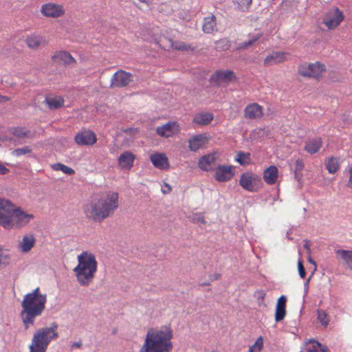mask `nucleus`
Wrapping results in <instances>:
<instances>
[{
  "label": "nucleus",
  "instance_id": "dca6fc26",
  "mask_svg": "<svg viewBox=\"0 0 352 352\" xmlns=\"http://www.w3.org/2000/svg\"><path fill=\"white\" fill-rule=\"evenodd\" d=\"M150 160L153 165L159 169H167L169 167L168 160L164 153L152 154Z\"/></svg>",
  "mask_w": 352,
  "mask_h": 352
},
{
  "label": "nucleus",
  "instance_id": "f704fd0d",
  "mask_svg": "<svg viewBox=\"0 0 352 352\" xmlns=\"http://www.w3.org/2000/svg\"><path fill=\"white\" fill-rule=\"evenodd\" d=\"M261 35V34H255L251 36L249 41L243 42L239 44L238 49L239 50H243L248 48L252 45L256 41H257L260 38Z\"/></svg>",
  "mask_w": 352,
  "mask_h": 352
},
{
  "label": "nucleus",
  "instance_id": "9b49d317",
  "mask_svg": "<svg viewBox=\"0 0 352 352\" xmlns=\"http://www.w3.org/2000/svg\"><path fill=\"white\" fill-rule=\"evenodd\" d=\"M74 140L78 145L90 146L97 141L96 134L90 130H84L78 132L74 137Z\"/></svg>",
  "mask_w": 352,
  "mask_h": 352
},
{
  "label": "nucleus",
  "instance_id": "aec40b11",
  "mask_svg": "<svg viewBox=\"0 0 352 352\" xmlns=\"http://www.w3.org/2000/svg\"><path fill=\"white\" fill-rule=\"evenodd\" d=\"M214 118L212 113L209 112H201L196 114L193 119L192 123L197 126H204L210 124Z\"/></svg>",
  "mask_w": 352,
  "mask_h": 352
},
{
  "label": "nucleus",
  "instance_id": "423d86ee",
  "mask_svg": "<svg viewBox=\"0 0 352 352\" xmlns=\"http://www.w3.org/2000/svg\"><path fill=\"white\" fill-rule=\"evenodd\" d=\"M57 329L56 322L52 323L49 327L38 329L33 336L30 352H45L50 342L58 337Z\"/></svg>",
  "mask_w": 352,
  "mask_h": 352
},
{
  "label": "nucleus",
  "instance_id": "0eeeda50",
  "mask_svg": "<svg viewBox=\"0 0 352 352\" xmlns=\"http://www.w3.org/2000/svg\"><path fill=\"white\" fill-rule=\"evenodd\" d=\"M325 71V66L319 62L314 63H302L298 66V72L304 77L314 78L318 79L320 78L323 72Z\"/></svg>",
  "mask_w": 352,
  "mask_h": 352
},
{
  "label": "nucleus",
  "instance_id": "6e6d98bb",
  "mask_svg": "<svg viewBox=\"0 0 352 352\" xmlns=\"http://www.w3.org/2000/svg\"><path fill=\"white\" fill-rule=\"evenodd\" d=\"M320 350V352H330L329 348L327 346L322 344L321 345Z\"/></svg>",
  "mask_w": 352,
  "mask_h": 352
},
{
  "label": "nucleus",
  "instance_id": "f3484780",
  "mask_svg": "<svg viewBox=\"0 0 352 352\" xmlns=\"http://www.w3.org/2000/svg\"><path fill=\"white\" fill-rule=\"evenodd\" d=\"M217 160L216 153H210L202 156L198 162L199 167L205 171H210L212 170L210 166L213 164Z\"/></svg>",
  "mask_w": 352,
  "mask_h": 352
},
{
  "label": "nucleus",
  "instance_id": "e433bc0d",
  "mask_svg": "<svg viewBox=\"0 0 352 352\" xmlns=\"http://www.w3.org/2000/svg\"><path fill=\"white\" fill-rule=\"evenodd\" d=\"M263 338L260 336L254 342V344L250 346L248 351H252V352H261V351L263 349Z\"/></svg>",
  "mask_w": 352,
  "mask_h": 352
},
{
  "label": "nucleus",
  "instance_id": "864d4df0",
  "mask_svg": "<svg viewBox=\"0 0 352 352\" xmlns=\"http://www.w3.org/2000/svg\"><path fill=\"white\" fill-rule=\"evenodd\" d=\"M350 177L347 184L348 187L352 188V167L349 168Z\"/></svg>",
  "mask_w": 352,
  "mask_h": 352
},
{
  "label": "nucleus",
  "instance_id": "5fc2aeb1",
  "mask_svg": "<svg viewBox=\"0 0 352 352\" xmlns=\"http://www.w3.org/2000/svg\"><path fill=\"white\" fill-rule=\"evenodd\" d=\"M124 132L127 134L136 133L138 132L137 129H127L124 130Z\"/></svg>",
  "mask_w": 352,
  "mask_h": 352
},
{
  "label": "nucleus",
  "instance_id": "393cba45",
  "mask_svg": "<svg viewBox=\"0 0 352 352\" xmlns=\"http://www.w3.org/2000/svg\"><path fill=\"white\" fill-rule=\"evenodd\" d=\"M28 46L34 50H37L41 45H45V40L38 34H31L26 38Z\"/></svg>",
  "mask_w": 352,
  "mask_h": 352
},
{
  "label": "nucleus",
  "instance_id": "79ce46f5",
  "mask_svg": "<svg viewBox=\"0 0 352 352\" xmlns=\"http://www.w3.org/2000/svg\"><path fill=\"white\" fill-rule=\"evenodd\" d=\"M309 342H313L311 348L307 349V352H318V349H320L322 344L318 341L310 340Z\"/></svg>",
  "mask_w": 352,
  "mask_h": 352
},
{
  "label": "nucleus",
  "instance_id": "5701e85b",
  "mask_svg": "<svg viewBox=\"0 0 352 352\" xmlns=\"http://www.w3.org/2000/svg\"><path fill=\"white\" fill-rule=\"evenodd\" d=\"M254 181V175L252 173L246 172L241 174L239 179V184L243 188L246 190L253 192L254 191V186L252 185Z\"/></svg>",
  "mask_w": 352,
  "mask_h": 352
},
{
  "label": "nucleus",
  "instance_id": "4c0bfd02",
  "mask_svg": "<svg viewBox=\"0 0 352 352\" xmlns=\"http://www.w3.org/2000/svg\"><path fill=\"white\" fill-rule=\"evenodd\" d=\"M286 307H281L280 305L276 306L275 320L279 322L284 319L286 315Z\"/></svg>",
  "mask_w": 352,
  "mask_h": 352
},
{
  "label": "nucleus",
  "instance_id": "a18cd8bd",
  "mask_svg": "<svg viewBox=\"0 0 352 352\" xmlns=\"http://www.w3.org/2000/svg\"><path fill=\"white\" fill-rule=\"evenodd\" d=\"M304 168V162L301 159H297L295 162V171H301Z\"/></svg>",
  "mask_w": 352,
  "mask_h": 352
},
{
  "label": "nucleus",
  "instance_id": "c85d7f7f",
  "mask_svg": "<svg viewBox=\"0 0 352 352\" xmlns=\"http://www.w3.org/2000/svg\"><path fill=\"white\" fill-rule=\"evenodd\" d=\"M45 102L51 109H58L64 104V100L60 96L46 98Z\"/></svg>",
  "mask_w": 352,
  "mask_h": 352
},
{
  "label": "nucleus",
  "instance_id": "052dcab7",
  "mask_svg": "<svg viewBox=\"0 0 352 352\" xmlns=\"http://www.w3.org/2000/svg\"><path fill=\"white\" fill-rule=\"evenodd\" d=\"M243 1H244V3H246V4L252 3V0H243Z\"/></svg>",
  "mask_w": 352,
  "mask_h": 352
},
{
  "label": "nucleus",
  "instance_id": "c756f323",
  "mask_svg": "<svg viewBox=\"0 0 352 352\" xmlns=\"http://www.w3.org/2000/svg\"><path fill=\"white\" fill-rule=\"evenodd\" d=\"M54 58H56L65 65H70L76 63L72 56L67 52H59L54 56Z\"/></svg>",
  "mask_w": 352,
  "mask_h": 352
},
{
  "label": "nucleus",
  "instance_id": "6ab92c4d",
  "mask_svg": "<svg viewBox=\"0 0 352 352\" xmlns=\"http://www.w3.org/2000/svg\"><path fill=\"white\" fill-rule=\"evenodd\" d=\"M202 30L206 34H212L217 31L216 17L214 15L212 14L204 19Z\"/></svg>",
  "mask_w": 352,
  "mask_h": 352
},
{
  "label": "nucleus",
  "instance_id": "ddd939ff",
  "mask_svg": "<svg viewBox=\"0 0 352 352\" xmlns=\"http://www.w3.org/2000/svg\"><path fill=\"white\" fill-rule=\"evenodd\" d=\"M263 115V107L256 102L248 104L244 109V116L247 119L260 118Z\"/></svg>",
  "mask_w": 352,
  "mask_h": 352
},
{
  "label": "nucleus",
  "instance_id": "7c9ffc66",
  "mask_svg": "<svg viewBox=\"0 0 352 352\" xmlns=\"http://www.w3.org/2000/svg\"><path fill=\"white\" fill-rule=\"evenodd\" d=\"M235 160L241 165L248 164L250 160V153L239 151L237 153V157H236Z\"/></svg>",
  "mask_w": 352,
  "mask_h": 352
},
{
  "label": "nucleus",
  "instance_id": "ea45409f",
  "mask_svg": "<svg viewBox=\"0 0 352 352\" xmlns=\"http://www.w3.org/2000/svg\"><path fill=\"white\" fill-rule=\"evenodd\" d=\"M29 131H25L21 127H16L13 129L12 134L19 138H24L28 136Z\"/></svg>",
  "mask_w": 352,
  "mask_h": 352
},
{
  "label": "nucleus",
  "instance_id": "6e6552de",
  "mask_svg": "<svg viewBox=\"0 0 352 352\" xmlns=\"http://www.w3.org/2000/svg\"><path fill=\"white\" fill-rule=\"evenodd\" d=\"M344 19V14L337 7L329 9L322 18V23L328 29H333L338 27Z\"/></svg>",
  "mask_w": 352,
  "mask_h": 352
},
{
  "label": "nucleus",
  "instance_id": "f8f14e48",
  "mask_svg": "<svg viewBox=\"0 0 352 352\" xmlns=\"http://www.w3.org/2000/svg\"><path fill=\"white\" fill-rule=\"evenodd\" d=\"M233 175L232 166L220 165L216 168L214 178L219 182H225L231 179Z\"/></svg>",
  "mask_w": 352,
  "mask_h": 352
},
{
  "label": "nucleus",
  "instance_id": "f257e3e1",
  "mask_svg": "<svg viewBox=\"0 0 352 352\" xmlns=\"http://www.w3.org/2000/svg\"><path fill=\"white\" fill-rule=\"evenodd\" d=\"M118 206V193L108 191L87 202L84 206V212L88 219L101 222L112 214Z\"/></svg>",
  "mask_w": 352,
  "mask_h": 352
},
{
  "label": "nucleus",
  "instance_id": "4be33fe9",
  "mask_svg": "<svg viewBox=\"0 0 352 352\" xmlns=\"http://www.w3.org/2000/svg\"><path fill=\"white\" fill-rule=\"evenodd\" d=\"M322 144V141L320 138H310L305 143V150L310 154H314L320 150Z\"/></svg>",
  "mask_w": 352,
  "mask_h": 352
},
{
  "label": "nucleus",
  "instance_id": "9d476101",
  "mask_svg": "<svg viewBox=\"0 0 352 352\" xmlns=\"http://www.w3.org/2000/svg\"><path fill=\"white\" fill-rule=\"evenodd\" d=\"M132 74L120 69L113 75L111 79V87H124L132 81Z\"/></svg>",
  "mask_w": 352,
  "mask_h": 352
},
{
  "label": "nucleus",
  "instance_id": "de8ad7c7",
  "mask_svg": "<svg viewBox=\"0 0 352 352\" xmlns=\"http://www.w3.org/2000/svg\"><path fill=\"white\" fill-rule=\"evenodd\" d=\"M287 298L285 296H281L277 301L276 306L280 305L281 307H286Z\"/></svg>",
  "mask_w": 352,
  "mask_h": 352
},
{
  "label": "nucleus",
  "instance_id": "603ef678",
  "mask_svg": "<svg viewBox=\"0 0 352 352\" xmlns=\"http://www.w3.org/2000/svg\"><path fill=\"white\" fill-rule=\"evenodd\" d=\"M82 341L81 340H79L78 342H74L72 343V348L74 349V348H77V349H80L82 347Z\"/></svg>",
  "mask_w": 352,
  "mask_h": 352
},
{
  "label": "nucleus",
  "instance_id": "2eb2a0df",
  "mask_svg": "<svg viewBox=\"0 0 352 352\" xmlns=\"http://www.w3.org/2000/svg\"><path fill=\"white\" fill-rule=\"evenodd\" d=\"M287 54L284 52H273L268 54L264 60V65L270 66L283 63L287 60Z\"/></svg>",
  "mask_w": 352,
  "mask_h": 352
},
{
  "label": "nucleus",
  "instance_id": "20e7f679",
  "mask_svg": "<svg viewBox=\"0 0 352 352\" xmlns=\"http://www.w3.org/2000/svg\"><path fill=\"white\" fill-rule=\"evenodd\" d=\"M173 331L170 326L147 331L145 341L138 352H170L173 349Z\"/></svg>",
  "mask_w": 352,
  "mask_h": 352
},
{
  "label": "nucleus",
  "instance_id": "cd10ccee",
  "mask_svg": "<svg viewBox=\"0 0 352 352\" xmlns=\"http://www.w3.org/2000/svg\"><path fill=\"white\" fill-rule=\"evenodd\" d=\"M325 166L329 173H336L340 168L338 159L333 156L328 157L325 162Z\"/></svg>",
  "mask_w": 352,
  "mask_h": 352
},
{
  "label": "nucleus",
  "instance_id": "a878e982",
  "mask_svg": "<svg viewBox=\"0 0 352 352\" xmlns=\"http://www.w3.org/2000/svg\"><path fill=\"white\" fill-rule=\"evenodd\" d=\"M206 143V138L204 135H194L188 140V148L190 151H197Z\"/></svg>",
  "mask_w": 352,
  "mask_h": 352
},
{
  "label": "nucleus",
  "instance_id": "49530a36",
  "mask_svg": "<svg viewBox=\"0 0 352 352\" xmlns=\"http://www.w3.org/2000/svg\"><path fill=\"white\" fill-rule=\"evenodd\" d=\"M254 296L257 298L258 301L261 303V302L263 301L265 297V292L263 290H258L255 292Z\"/></svg>",
  "mask_w": 352,
  "mask_h": 352
},
{
  "label": "nucleus",
  "instance_id": "58836bf2",
  "mask_svg": "<svg viewBox=\"0 0 352 352\" xmlns=\"http://www.w3.org/2000/svg\"><path fill=\"white\" fill-rule=\"evenodd\" d=\"M32 149L29 146H24L23 148H16L12 151V155L16 157H20L21 155L30 153Z\"/></svg>",
  "mask_w": 352,
  "mask_h": 352
},
{
  "label": "nucleus",
  "instance_id": "e2e57ef3",
  "mask_svg": "<svg viewBox=\"0 0 352 352\" xmlns=\"http://www.w3.org/2000/svg\"><path fill=\"white\" fill-rule=\"evenodd\" d=\"M210 284L208 283H204L202 284V285H209Z\"/></svg>",
  "mask_w": 352,
  "mask_h": 352
},
{
  "label": "nucleus",
  "instance_id": "37998d69",
  "mask_svg": "<svg viewBox=\"0 0 352 352\" xmlns=\"http://www.w3.org/2000/svg\"><path fill=\"white\" fill-rule=\"evenodd\" d=\"M192 222L197 223H205L206 221L204 220V217L201 213H197L195 214L192 219Z\"/></svg>",
  "mask_w": 352,
  "mask_h": 352
},
{
  "label": "nucleus",
  "instance_id": "09e8293b",
  "mask_svg": "<svg viewBox=\"0 0 352 352\" xmlns=\"http://www.w3.org/2000/svg\"><path fill=\"white\" fill-rule=\"evenodd\" d=\"M162 191L164 194L169 193L171 191L170 186L168 184H165L164 186L162 188Z\"/></svg>",
  "mask_w": 352,
  "mask_h": 352
},
{
  "label": "nucleus",
  "instance_id": "7ed1b4c3",
  "mask_svg": "<svg viewBox=\"0 0 352 352\" xmlns=\"http://www.w3.org/2000/svg\"><path fill=\"white\" fill-rule=\"evenodd\" d=\"M34 218L32 214L16 207L10 200L0 197V226L4 229L23 228Z\"/></svg>",
  "mask_w": 352,
  "mask_h": 352
},
{
  "label": "nucleus",
  "instance_id": "3c124183",
  "mask_svg": "<svg viewBox=\"0 0 352 352\" xmlns=\"http://www.w3.org/2000/svg\"><path fill=\"white\" fill-rule=\"evenodd\" d=\"M311 279V277H309L304 283L305 287V295L304 297L307 294L308 290H309V283Z\"/></svg>",
  "mask_w": 352,
  "mask_h": 352
},
{
  "label": "nucleus",
  "instance_id": "a19ab883",
  "mask_svg": "<svg viewBox=\"0 0 352 352\" xmlns=\"http://www.w3.org/2000/svg\"><path fill=\"white\" fill-rule=\"evenodd\" d=\"M170 47L173 49L178 50H187L186 45L184 43L174 42L173 40H168Z\"/></svg>",
  "mask_w": 352,
  "mask_h": 352
},
{
  "label": "nucleus",
  "instance_id": "13d9d810",
  "mask_svg": "<svg viewBox=\"0 0 352 352\" xmlns=\"http://www.w3.org/2000/svg\"><path fill=\"white\" fill-rule=\"evenodd\" d=\"M308 261L313 264L314 265V271L316 270V268H317V265H316V263L311 258V257H309L308 258Z\"/></svg>",
  "mask_w": 352,
  "mask_h": 352
},
{
  "label": "nucleus",
  "instance_id": "8fccbe9b",
  "mask_svg": "<svg viewBox=\"0 0 352 352\" xmlns=\"http://www.w3.org/2000/svg\"><path fill=\"white\" fill-rule=\"evenodd\" d=\"M10 170L3 164H0V175H5L9 173Z\"/></svg>",
  "mask_w": 352,
  "mask_h": 352
},
{
  "label": "nucleus",
  "instance_id": "c9c22d12",
  "mask_svg": "<svg viewBox=\"0 0 352 352\" xmlns=\"http://www.w3.org/2000/svg\"><path fill=\"white\" fill-rule=\"evenodd\" d=\"M10 263V255L7 251L0 248V265H8Z\"/></svg>",
  "mask_w": 352,
  "mask_h": 352
},
{
  "label": "nucleus",
  "instance_id": "4468645a",
  "mask_svg": "<svg viewBox=\"0 0 352 352\" xmlns=\"http://www.w3.org/2000/svg\"><path fill=\"white\" fill-rule=\"evenodd\" d=\"M135 159V155L131 151H124L118 159V166L121 169L130 170L133 166Z\"/></svg>",
  "mask_w": 352,
  "mask_h": 352
},
{
  "label": "nucleus",
  "instance_id": "bb28decb",
  "mask_svg": "<svg viewBox=\"0 0 352 352\" xmlns=\"http://www.w3.org/2000/svg\"><path fill=\"white\" fill-rule=\"evenodd\" d=\"M234 76V73L230 70H218L214 73L210 78V80L213 82L219 83L221 80H230Z\"/></svg>",
  "mask_w": 352,
  "mask_h": 352
},
{
  "label": "nucleus",
  "instance_id": "b1692460",
  "mask_svg": "<svg viewBox=\"0 0 352 352\" xmlns=\"http://www.w3.org/2000/svg\"><path fill=\"white\" fill-rule=\"evenodd\" d=\"M177 126L175 122H168L165 124L156 128V133L164 138H169L173 134V129Z\"/></svg>",
  "mask_w": 352,
  "mask_h": 352
},
{
  "label": "nucleus",
  "instance_id": "f03ea898",
  "mask_svg": "<svg viewBox=\"0 0 352 352\" xmlns=\"http://www.w3.org/2000/svg\"><path fill=\"white\" fill-rule=\"evenodd\" d=\"M46 302L47 295L41 294L39 287L23 296L20 317L25 330L34 325L36 318L41 316L44 312Z\"/></svg>",
  "mask_w": 352,
  "mask_h": 352
},
{
  "label": "nucleus",
  "instance_id": "a211bd4d",
  "mask_svg": "<svg viewBox=\"0 0 352 352\" xmlns=\"http://www.w3.org/2000/svg\"><path fill=\"white\" fill-rule=\"evenodd\" d=\"M278 168L272 165L263 171V179L269 185H273L278 179Z\"/></svg>",
  "mask_w": 352,
  "mask_h": 352
},
{
  "label": "nucleus",
  "instance_id": "2f4dec72",
  "mask_svg": "<svg viewBox=\"0 0 352 352\" xmlns=\"http://www.w3.org/2000/svg\"><path fill=\"white\" fill-rule=\"evenodd\" d=\"M52 168L55 170H61L63 173L71 175L74 174L75 171L73 168L67 166L61 163H56L52 166Z\"/></svg>",
  "mask_w": 352,
  "mask_h": 352
},
{
  "label": "nucleus",
  "instance_id": "c03bdc74",
  "mask_svg": "<svg viewBox=\"0 0 352 352\" xmlns=\"http://www.w3.org/2000/svg\"><path fill=\"white\" fill-rule=\"evenodd\" d=\"M298 273H299L300 276L302 278H304L305 277V274H306L305 270V267H304L300 260H299L298 262Z\"/></svg>",
  "mask_w": 352,
  "mask_h": 352
},
{
  "label": "nucleus",
  "instance_id": "412c9836",
  "mask_svg": "<svg viewBox=\"0 0 352 352\" xmlns=\"http://www.w3.org/2000/svg\"><path fill=\"white\" fill-rule=\"evenodd\" d=\"M36 240L33 234H25L19 242V247L22 252L27 253L31 250L35 244Z\"/></svg>",
  "mask_w": 352,
  "mask_h": 352
},
{
  "label": "nucleus",
  "instance_id": "473e14b6",
  "mask_svg": "<svg viewBox=\"0 0 352 352\" xmlns=\"http://www.w3.org/2000/svg\"><path fill=\"white\" fill-rule=\"evenodd\" d=\"M318 320L324 327H327L329 323V318L327 313L322 309L317 310Z\"/></svg>",
  "mask_w": 352,
  "mask_h": 352
},
{
  "label": "nucleus",
  "instance_id": "680f3d73",
  "mask_svg": "<svg viewBox=\"0 0 352 352\" xmlns=\"http://www.w3.org/2000/svg\"><path fill=\"white\" fill-rule=\"evenodd\" d=\"M304 248H305V249L309 250V245H308V243H307V242L304 245Z\"/></svg>",
  "mask_w": 352,
  "mask_h": 352
},
{
  "label": "nucleus",
  "instance_id": "4d7b16f0",
  "mask_svg": "<svg viewBox=\"0 0 352 352\" xmlns=\"http://www.w3.org/2000/svg\"><path fill=\"white\" fill-rule=\"evenodd\" d=\"M9 100L10 98L8 96L0 95V102L8 101Z\"/></svg>",
  "mask_w": 352,
  "mask_h": 352
},
{
  "label": "nucleus",
  "instance_id": "bf43d9fd",
  "mask_svg": "<svg viewBox=\"0 0 352 352\" xmlns=\"http://www.w3.org/2000/svg\"><path fill=\"white\" fill-rule=\"evenodd\" d=\"M139 1L140 2L146 3V5H150L153 1V0H139Z\"/></svg>",
  "mask_w": 352,
  "mask_h": 352
},
{
  "label": "nucleus",
  "instance_id": "72a5a7b5",
  "mask_svg": "<svg viewBox=\"0 0 352 352\" xmlns=\"http://www.w3.org/2000/svg\"><path fill=\"white\" fill-rule=\"evenodd\" d=\"M338 252L346 262L347 267L352 270V251L343 250H340Z\"/></svg>",
  "mask_w": 352,
  "mask_h": 352
},
{
  "label": "nucleus",
  "instance_id": "39448f33",
  "mask_svg": "<svg viewBox=\"0 0 352 352\" xmlns=\"http://www.w3.org/2000/svg\"><path fill=\"white\" fill-rule=\"evenodd\" d=\"M78 265L73 270L76 279L81 286H87L92 281L98 268L95 256L88 252H83L78 256Z\"/></svg>",
  "mask_w": 352,
  "mask_h": 352
},
{
  "label": "nucleus",
  "instance_id": "1a4fd4ad",
  "mask_svg": "<svg viewBox=\"0 0 352 352\" xmlns=\"http://www.w3.org/2000/svg\"><path fill=\"white\" fill-rule=\"evenodd\" d=\"M41 12L46 17L56 19L63 16L65 9L63 5L47 3L42 5Z\"/></svg>",
  "mask_w": 352,
  "mask_h": 352
}]
</instances>
